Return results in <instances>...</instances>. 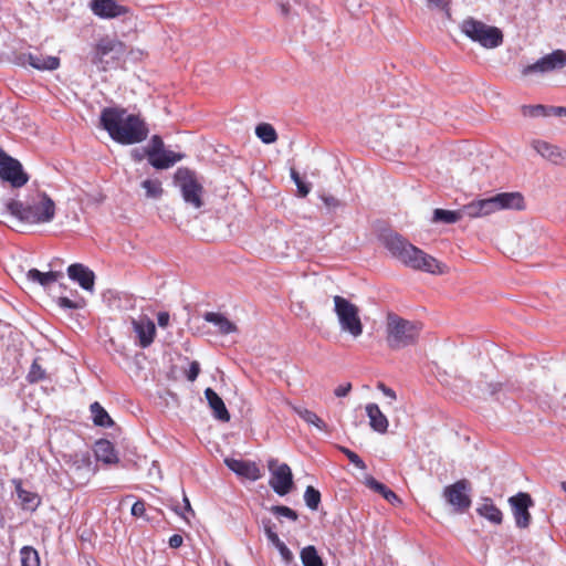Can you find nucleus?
Instances as JSON below:
<instances>
[{
    "label": "nucleus",
    "instance_id": "f257e3e1",
    "mask_svg": "<svg viewBox=\"0 0 566 566\" xmlns=\"http://www.w3.org/2000/svg\"><path fill=\"white\" fill-rule=\"evenodd\" d=\"M99 119L111 138L122 145L137 144L148 136L145 120L139 115L128 114L125 108L105 107Z\"/></svg>",
    "mask_w": 566,
    "mask_h": 566
},
{
    "label": "nucleus",
    "instance_id": "f03ea898",
    "mask_svg": "<svg viewBox=\"0 0 566 566\" xmlns=\"http://www.w3.org/2000/svg\"><path fill=\"white\" fill-rule=\"evenodd\" d=\"M382 242L391 255L408 268L430 274H444L448 272V266L444 263L411 244L397 232L384 234Z\"/></svg>",
    "mask_w": 566,
    "mask_h": 566
},
{
    "label": "nucleus",
    "instance_id": "7ed1b4c3",
    "mask_svg": "<svg viewBox=\"0 0 566 566\" xmlns=\"http://www.w3.org/2000/svg\"><path fill=\"white\" fill-rule=\"evenodd\" d=\"M6 208L11 216L29 224L48 223L55 217L54 201L40 191L25 201L10 200Z\"/></svg>",
    "mask_w": 566,
    "mask_h": 566
},
{
    "label": "nucleus",
    "instance_id": "20e7f679",
    "mask_svg": "<svg viewBox=\"0 0 566 566\" xmlns=\"http://www.w3.org/2000/svg\"><path fill=\"white\" fill-rule=\"evenodd\" d=\"M524 198L520 192H502L486 199L472 201L462 207V213L470 218L485 217L503 209L523 210Z\"/></svg>",
    "mask_w": 566,
    "mask_h": 566
},
{
    "label": "nucleus",
    "instance_id": "39448f33",
    "mask_svg": "<svg viewBox=\"0 0 566 566\" xmlns=\"http://www.w3.org/2000/svg\"><path fill=\"white\" fill-rule=\"evenodd\" d=\"M421 325L396 314L387 317V343L391 349H401L417 343Z\"/></svg>",
    "mask_w": 566,
    "mask_h": 566
},
{
    "label": "nucleus",
    "instance_id": "423d86ee",
    "mask_svg": "<svg viewBox=\"0 0 566 566\" xmlns=\"http://www.w3.org/2000/svg\"><path fill=\"white\" fill-rule=\"evenodd\" d=\"M460 30L470 40L485 49H494L503 43V33L499 28L488 25L472 17L461 22Z\"/></svg>",
    "mask_w": 566,
    "mask_h": 566
},
{
    "label": "nucleus",
    "instance_id": "0eeeda50",
    "mask_svg": "<svg viewBox=\"0 0 566 566\" xmlns=\"http://www.w3.org/2000/svg\"><path fill=\"white\" fill-rule=\"evenodd\" d=\"M126 54L123 42L113 39H102L96 44L92 63L101 71L116 67Z\"/></svg>",
    "mask_w": 566,
    "mask_h": 566
},
{
    "label": "nucleus",
    "instance_id": "6e6552de",
    "mask_svg": "<svg viewBox=\"0 0 566 566\" xmlns=\"http://www.w3.org/2000/svg\"><path fill=\"white\" fill-rule=\"evenodd\" d=\"M334 304L342 331L349 333L355 338L359 337L363 334V323L358 307L339 295L334 296Z\"/></svg>",
    "mask_w": 566,
    "mask_h": 566
},
{
    "label": "nucleus",
    "instance_id": "1a4fd4ad",
    "mask_svg": "<svg viewBox=\"0 0 566 566\" xmlns=\"http://www.w3.org/2000/svg\"><path fill=\"white\" fill-rule=\"evenodd\" d=\"M175 179L180 185L184 200L196 209L201 208L203 187L196 179L195 172L188 168H178Z\"/></svg>",
    "mask_w": 566,
    "mask_h": 566
},
{
    "label": "nucleus",
    "instance_id": "9d476101",
    "mask_svg": "<svg viewBox=\"0 0 566 566\" xmlns=\"http://www.w3.org/2000/svg\"><path fill=\"white\" fill-rule=\"evenodd\" d=\"M268 468L270 471L269 484L277 495H286L294 491L292 470L286 463L269 459Z\"/></svg>",
    "mask_w": 566,
    "mask_h": 566
},
{
    "label": "nucleus",
    "instance_id": "9b49d317",
    "mask_svg": "<svg viewBox=\"0 0 566 566\" xmlns=\"http://www.w3.org/2000/svg\"><path fill=\"white\" fill-rule=\"evenodd\" d=\"M0 179L9 182L13 188H20L24 186L29 176L24 172L21 163L8 155L0 147Z\"/></svg>",
    "mask_w": 566,
    "mask_h": 566
},
{
    "label": "nucleus",
    "instance_id": "f8f14e48",
    "mask_svg": "<svg viewBox=\"0 0 566 566\" xmlns=\"http://www.w3.org/2000/svg\"><path fill=\"white\" fill-rule=\"evenodd\" d=\"M565 66L566 52H564L563 50H555L552 53L541 57L535 63L524 67L522 74L528 75L532 73H546L554 70L563 69Z\"/></svg>",
    "mask_w": 566,
    "mask_h": 566
},
{
    "label": "nucleus",
    "instance_id": "ddd939ff",
    "mask_svg": "<svg viewBox=\"0 0 566 566\" xmlns=\"http://www.w3.org/2000/svg\"><path fill=\"white\" fill-rule=\"evenodd\" d=\"M90 8L102 19H114L129 12L127 7L118 4L115 0H91Z\"/></svg>",
    "mask_w": 566,
    "mask_h": 566
},
{
    "label": "nucleus",
    "instance_id": "4468645a",
    "mask_svg": "<svg viewBox=\"0 0 566 566\" xmlns=\"http://www.w3.org/2000/svg\"><path fill=\"white\" fill-rule=\"evenodd\" d=\"M133 331L136 333L138 345L147 348L154 342L156 335L155 323L147 316L132 318Z\"/></svg>",
    "mask_w": 566,
    "mask_h": 566
},
{
    "label": "nucleus",
    "instance_id": "2eb2a0df",
    "mask_svg": "<svg viewBox=\"0 0 566 566\" xmlns=\"http://www.w3.org/2000/svg\"><path fill=\"white\" fill-rule=\"evenodd\" d=\"M224 464L240 478H244L251 481H255L261 478L260 468L253 461L226 458Z\"/></svg>",
    "mask_w": 566,
    "mask_h": 566
},
{
    "label": "nucleus",
    "instance_id": "dca6fc26",
    "mask_svg": "<svg viewBox=\"0 0 566 566\" xmlns=\"http://www.w3.org/2000/svg\"><path fill=\"white\" fill-rule=\"evenodd\" d=\"M22 64H29L40 71H53L60 66V60L56 56L43 55L40 52L23 53L19 56Z\"/></svg>",
    "mask_w": 566,
    "mask_h": 566
},
{
    "label": "nucleus",
    "instance_id": "f3484780",
    "mask_svg": "<svg viewBox=\"0 0 566 566\" xmlns=\"http://www.w3.org/2000/svg\"><path fill=\"white\" fill-rule=\"evenodd\" d=\"M67 275L72 281L77 282L85 291H93L95 274L87 266L81 263L71 264L67 268Z\"/></svg>",
    "mask_w": 566,
    "mask_h": 566
},
{
    "label": "nucleus",
    "instance_id": "a211bd4d",
    "mask_svg": "<svg viewBox=\"0 0 566 566\" xmlns=\"http://www.w3.org/2000/svg\"><path fill=\"white\" fill-rule=\"evenodd\" d=\"M516 525L525 528L530 525L531 514L528 509L533 506L532 497H510Z\"/></svg>",
    "mask_w": 566,
    "mask_h": 566
},
{
    "label": "nucleus",
    "instance_id": "6ab92c4d",
    "mask_svg": "<svg viewBox=\"0 0 566 566\" xmlns=\"http://www.w3.org/2000/svg\"><path fill=\"white\" fill-rule=\"evenodd\" d=\"M533 148L545 159L554 165H562L566 161V151L544 140L533 142Z\"/></svg>",
    "mask_w": 566,
    "mask_h": 566
},
{
    "label": "nucleus",
    "instance_id": "aec40b11",
    "mask_svg": "<svg viewBox=\"0 0 566 566\" xmlns=\"http://www.w3.org/2000/svg\"><path fill=\"white\" fill-rule=\"evenodd\" d=\"M205 397L216 419L222 422L230 421V413L222 398L212 388L205 390Z\"/></svg>",
    "mask_w": 566,
    "mask_h": 566
},
{
    "label": "nucleus",
    "instance_id": "412c9836",
    "mask_svg": "<svg viewBox=\"0 0 566 566\" xmlns=\"http://www.w3.org/2000/svg\"><path fill=\"white\" fill-rule=\"evenodd\" d=\"M366 413L369 418V424L374 431L379 433L387 432L389 422L387 417L379 409L378 405L368 403L366 406Z\"/></svg>",
    "mask_w": 566,
    "mask_h": 566
},
{
    "label": "nucleus",
    "instance_id": "4be33fe9",
    "mask_svg": "<svg viewBox=\"0 0 566 566\" xmlns=\"http://www.w3.org/2000/svg\"><path fill=\"white\" fill-rule=\"evenodd\" d=\"M182 158V154L163 149L155 157H149L148 163L156 169H168Z\"/></svg>",
    "mask_w": 566,
    "mask_h": 566
},
{
    "label": "nucleus",
    "instance_id": "5701e85b",
    "mask_svg": "<svg viewBox=\"0 0 566 566\" xmlns=\"http://www.w3.org/2000/svg\"><path fill=\"white\" fill-rule=\"evenodd\" d=\"M94 452L96 459L106 464H113L118 462V457L115 451L113 443L108 440L101 439L95 443Z\"/></svg>",
    "mask_w": 566,
    "mask_h": 566
},
{
    "label": "nucleus",
    "instance_id": "b1692460",
    "mask_svg": "<svg viewBox=\"0 0 566 566\" xmlns=\"http://www.w3.org/2000/svg\"><path fill=\"white\" fill-rule=\"evenodd\" d=\"M203 318L213 324L220 334L227 335L237 331V326L221 313L207 312Z\"/></svg>",
    "mask_w": 566,
    "mask_h": 566
},
{
    "label": "nucleus",
    "instance_id": "393cba45",
    "mask_svg": "<svg viewBox=\"0 0 566 566\" xmlns=\"http://www.w3.org/2000/svg\"><path fill=\"white\" fill-rule=\"evenodd\" d=\"M62 276H63L62 272H57V271L41 272L38 269H31L27 273L28 280H30L32 282H36L43 287L50 286L52 283L56 282Z\"/></svg>",
    "mask_w": 566,
    "mask_h": 566
},
{
    "label": "nucleus",
    "instance_id": "a878e982",
    "mask_svg": "<svg viewBox=\"0 0 566 566\" xmlns=\"http://www.w3.org/2000/svg\"><path fill=\"white\" fill-rule=\"evenodd\" d=\"M471 505V497H444L443 512L454 515L465 512Z\"/></svg>",
    "mask_w": 566,
    "mask_h": 566
},
{
    "label": "nucleus",
    "instance_id": "bb28decb",
    "mask_svg": "<svg viewBox=\"0 0 566 566\" xmlns=\"http://www.w3.org/2000/svg\"><path fill=\"white\" fill-rule=\"evenodd\" d=\"M476 512L480 516L486 518L492 524H501L503 520L502 512L491 502L490 497L484 499V503L481 504Z\"/></svg>",
    "mask_w": 566,
    "mask_h": 566
},
{
    "label": "nucleus",
    "instance_id": "cd10ccee",
    "mask_svg": "<svg viewBox=\"0 0 566 566\" xmlns=\"http://www.w3.org/2000/svg\"><path fill=\"white\" fill-rule=\"evenodd\" d=\"M92 419L95 426L109 428L114 424V421L109 417L108 412L97 401L93 402L90 407Z\"/></svg>",
    "mask_w": 566,
    "mask_h": 566
},
{
    "label": "nucleus",
    "instance_id": "c85d7f7f",
    "mask_svg": "<svg viewBox=\"0 0 566 566\" xmlns=\"http://www.w3.org/2000/svg\"><path fill=\"white\" fill-rule=\"evenodd\" d=\"M292 409L298 417H301L308 424H313L318 430L322 431H325L327 429V424L315 412L297 406H293Z\"/></svg>",
    "mask_w": 566,
    "mask_h": 566
},
{
    "label": "nucleus",
    "instance_id": "c756f323",
    "mask_svg": "<svg viewBox=\"0 0 566 566\" xmlns=\"http://www.w3.org/2000/svg\"><path fill=\"white\" fill-rule=\"evenodd\" d=\"M463 216L462 209L459 211L436 209L433 211V221L451 224L458 222Z\"/></svg>",
    "mask_w": 566,
    "mask_h": 566
},
{
    "label": "nucleus",
    "instance_id": "7c9ffc66",
    "mask_svg": "<svg viewBox=\"0 0 566 566\" xmlns=\"http://www.w3.org/2000/svg\"><path fill=\"white\" fill-rule=\"evenodd\" d=\"M301 560L304 566H324V563L313 545L301 551Z\"/></svg>",
    "mask_w": 566,
    "mask_h": 566
},
{
    "label": "nucleus",
    "instance_id": "2f4dec72",
    "mask_svg": "<svg viewBox=\"0 0 566 566\" xmlns=\"http://www.w3.org/2000/svg\"><path fill=\"white\" fill-rule=\"evenodd\" d=\"M70 475L74 478L77 475L81 479H88L92 473L91 461L88 458L83 457L81 461H76L70 467Z\"/></svg>",
    "mask_w": 566,
    "mask_h": 566
},
{
    "label": "nucleus",
    "instance_id": "473e14b6",
    "mask_svg": "<svg viewBox=\"0 0 566 566\" xmlns=\"http://www.w3.org/2000/svg\"><path fill=\"white\" fill-rule=\"evenodd\" d=\"M255 135L264 144H273L277 139V134L271 124L262 123L255 127Z\"/></svg>",
    "mask_w": 566,
    "mask_h": 566
},
{
    "label": "nucleus",
    "instance_id": "72a5a7b5",
    "mask_svg": "<svg viewBox=\"0 0 566 566\" xmlns=\"http://www.w3.org/2000/svg\"><path fill=\"white\" fill-rule=\"evenodd\" d=\"M21 566H40L39 553L32 546H23L20 551Z\"/></svg>",
    "mask_w": 566,
    "mask_h": 566
},
{
    "label": "nucleus",
    "instance_id": "f704fd0d",
    "mask_svg": "<svg viewBox=\"0 0 566 566\" xmlns=\"http://www.w3.org/2000/svg\"><path fill=\"white\" fill-rule=\"evenodd\" d=\"M470 481L462 479L444 489L443 495H465L467 492H471Z\"/></svg>",
    "mask_w": 566,
    "mask_h": 566
},
{
    "label": "nucleus",
    "instance_id": "c9c22d12",
    "mask_svg": "<svg viewBox=\"0 0 566 566\" xmlns=\"http://www.w3.org/2000/svg\"><path fill=\"white\" fill-rule=\"evenodd\" d=\"M147 198L158 199L163 195V187L159 180L146 179L142 182Z\"/></svg>",
    "mask_w": 566,
    "mask_h": 566
},
{
    "label": "nucleus",
    "instance_id": "e433bc0d",
    "mask_svg": "<svg viewBox=\"0 0 566 566\" xmlns=\"http://www.w3.org/2000/svg\"><path fill=\"white\" fill-rule=\"evenodd\" d=\"M46 378L45 369L42 368V366L39 364V359H34L30 370L27 375V380L30 384H35L39 381H42Z\"/></svg>",
    "mask_w": 566,
    "mask_h": 566
},
{
    "label": "nucleus",
    "instance_id": "4c0bfd02",
    "mask_svg": "<svg viewBox=\"0 0 566 566\" xmlns=\"http://www.w3.org/2000/svg\"><path fill=\"white\" fill-rule=\"evenodd\" d=\"M365 484H366V486H368V489L370 491H373L375 493H379L380 495H396V493L394 491L388 489L385 484L378 482L373 476H367L365 480Z\"/></svg>",
    "mask_w": 566,
    "mask_h": 566
},
{
    "label": "nucleus",
    "instance_id": "58836bf2",
    "mask_svg": "<svg viewBox=\"0 0 566 566\" xmlns=\"http://www.w3.org/2000/svg\"><path fill=\"white\" fill-rule=\"evenodd\" d=\"M56 303L61 308L64 310H80L85 306V301L82 297L71 300L69 297L61 296L57 298Z\"/></svg>",
    "mask_w": 566,
    "mask_h": 566
},
{
    "label": "nucleus",
    "instance_id": "ea45409f",
    "mask_svg": "<svg viewBox=\"0 0 566 566\" xmlns=\"http://www.w3.org/2000/svg\"><path fill=\"white\" fill-rule=\"evenodd\" d=\"M163 149H165V147H164V142H163L161 137L158 135H154L149 142L148 147L145 148V154L147 156V159L149 157H155Z\"/></svg>",
    "mask_w": 566,
    "mask_h": 566
},
{
    "label": "nucleus",
    "instance_id": "a19ab883",
    "mask_svg": "<svg viewBox=\"0 0 566 566\" xmlns=\"http://www.w3.org/2000/svg\"><path fill=\"white\" fill-rule=\"evenodd\" d=\"M523 114L528 116H549V107L544 105L523 106Z\"/></svg>",
    "mask_w": 566,
    "mask_h": 566
},
{
    "label": "nucleus",
    "instance_id": "79ce46f5",
    "mask_svg": "<svg viewBox=\"0 0 566 566\" xmlns=\"http://www.w3.org/2000/svg\"><path fill=\"white\" fill-rule=\"evenodd\" d=\"M340 451L348 458L349 462L352 464H354L356 468L361 469V470L366 469L365 462L361 460V458L357 453H355L354 451H352L345 447H340Z\"/></svg>",
    "mask_w": 566,
    "mask_h": 566
},
{
    "label": "nucleus",
    "instance_id": "37998d69",
    "mask_svg": "<svg viewBox=\"0 0 566 566\" xmlns=\"http://www.w3.org/2000/svg\"><path fill=\"white\" fill-rule=\"evenodd\" d=\"M291 177H292L293 181L295 182L300 195L302 197L307 196V193L310 192V186L303 182V180L301 179L298 172L295 171L294 169H292L291 170Z\"/></svg>",
    "mask_w": 566,
    "mask_h": 566
},
{
    "label": "nucleus",
    "instance_id": "c03bdc74",
    "mask_svg": "<svg viewBox=\"0 0 566 566\" xmlns=\"http://www.w3.org/2000/svg\"><path fill=\"white\" fill-rule=\"evenodd\" d=\"M272 511L277 515V516H284V517H287L292 521H296L297 520V514L295 511L291 510L290 507L287 506H273L272 507Z\"/></svg>",
    "mask_w": 566,
    "mask_h": 566
},
{
    "label": "nucleus",
    "instance_id": "a18cd8bd",
    "mask_svg": "<svg viewBox=\"0 0 566 566\" xmlns=\"http://www.w3.org/2000/svg\"><path fill=\"white\" fill-rule=\"evenodd\" d=\"M430 9L449 10L450 0H426Z\"/></svg>",
    "mask_w": 566,
    "mask_h": 566
},
{
    "label": "nucleus",
    "instance_id": "49530a36",
    "mask_svg": "<svg viewBox=\"0 0 566 566\" xmlns=\"http://www.w3.org/2000/svg\"><path fill=\"white\" fill-rule=\"evenodd\" d=\"M200 366L198 361H192L190 364L189 370L187 373V378L189 381H195L199 375Z\"/></svg>",
    "mask_w": 566,
    "mask_h": 566
},
{
    "label": "nucleus",
    "instance_id": "de8ad7c7",
    "mask_svg": "<svg viewBox=\"0 0 566 566\" xmlns=\"http://www.w3.org/2000/svg\"><path fill=\"white\" fill-rule=\"evenodd\" d=\"M377 389H379L386 397H388L391 401H395L397 399V395L395 390L387 387L384 382L379 381L377 384Z\"/></svg>",
    "mask_w": 566,
    "mask_h": 566
},
{
    "label": "nucleus",
    "instance_id": "09e8293b",
    "mask_svg": "<svg viewBox=\"0 0 566 566\" xmlns=\"http://www.w3.org/2000/svg\"><path fill=\"white\" fill-rule=\"evenodd\" d=\"M146 505L144 501H137L132 506V514L136 517H140L145 514Z\"/></svg>",
    "mask_w": 566,
    "mask_h": 566
},
{
    "label": "nucleus",
    "instance_id": "8fccbe9b",
    "mask_svg": "<svg viewBox=\"0 0 566 566\" xmlns=\"http://www.w3.org/2000/svg\"><path fill=\"white\" fill-rule=\"evenodd\" d=\"M345 6L352 14H358L361 3L359 0H345Z\"/></svg>",
    "mask_w": 566,
    "mask_h": 566
},
{
    "label": "nucleus",
    "instance_id": "3c124183",
    "mask_svg": "<svg viewBox=\"0 0 566 566\" xmlns=\"http://www.w3.org/2000/svg\"><path fill=\"white\" fill-rule=\"evenodd\" d=\"M279 551H280V554L282 556V558L286 562V563H290L292 562L293 559V554L292 552L287 548V546L284 544V543H280V545L277 546Z\"/></svg>",
    "mask_w": 566,
    "mask_h": 566
},
{
    "label": "nucleus",
    "instance_id": "603ef678",
    "mask_svg": "<svg viewBox=\"0 0 566 566\" xmlns=\"http://www.w3.org/2000/svg\"><path fill=\"white\" fill-rule=\"evenodd\" d=\"M350 389H352V385L349 382H347L345 385H339L338 387H336L334 394L337 397H345L349 394Z\"/></svg>",
    "mask_w": 566,
    "mask_h": 566
},
{
    "label": "nucleus",
    "instance_id": "864d4df0",
    "mask_svg": "<svg viewBox=\"0 0 566 566\" xmlns=\"http://www.w3.org/2000/svg\"><path fill=\"white\" fill-rule=\"evenodd\" d=\"M322 200L324 201L326 207L333 208V209L339 207V205H340L339 200L333 196H323Z\"/></svg>",
    "mask_w": 566,
    "mask_h": 566
},
{
    "label": "nucleus",
    "instance_id": "5fc2aeb1",
    "mask_svg": "<svg viewBox=\"0 0 566 566\" xmlns=\"http://www.w3.org/2000/svg\"><path fill=\"white\" fill-rule=\"evenodd\" d=\"M184 543V538L181 535L179 534H174L172 536L169 537V546L171 548H179Z\"/></svg>",
    "mask_w": 566,
    "mask_h": 566
},
{
    "label": "nucleus",
    "instance_id": "6e6d98bb",
    "mask_svg": "<svg viewBox=\"0 0 566 566\" xmlns=\"http://www.w3.org/2000/svg\"><path fill=\"white\" fill-rule=\"evenodd\" d=\"M169 313L167 312H159L157 315V322L160 327H167L169 324Z\"/></svg>",
    "mask_w": 566,
    "mask_h": 566
},
{
    "label": "nucleus",
    "instance_id": "4d7b16f0",
    "mask_svg": "<svg viewBox=\"0 0 566 566\" xmlns=\"http://www.w3.org/2000/svg\"><path fill=\"white\" fill-rule=\"evenodd\" d=\"M266 536L269 538L270 542H272L276 547L280 545V543H283L279 535L273 532L271 528H266Z\"/></svg>",
    "mask_w": 566,
    "mask_h": 566
},
{
    "label": "nucleus",
    "instance_id": "13d9d810",
    "mask_svg": "<svg viewBox=\"0 0 566 566\" xmlns=\"http://www.w3.org/2000/svg\"><path fill=\"white\" fill-rule=\"evenodd\" d=\"M566 116V107L563 106H551L549 107V116Z\"/></svg>",
    "mask_w": 566,
    "mask_h": 566
},
{
    "label": "nucleus",
    "instance_id": "bf43d9fd",
    "mask_svg": "<svg viewBox=\"0 0 566 566\" xmlns=\"http://www.w3.org/2000/svg\"><path fill=\"white\" fill-rule=\"evenodd\" d=\"M305 500H306V505L311 510H317L318 509V505H319V502H321V497H305Z\"/></svg>",
    "mask_w": 566,
    "mask_h": 566
},
{
    "label": "nucleus",
    "instance_id": "052dcab7",
    "mask_svg": "<svg viewBox=\"0 0 566 566\" xmlns=\"http://www.w3.org/2000/svg\"><path fill=\"white\" fill-rule=\"evenodd\" d=\"M486 386H488V390L491 395H495L496 392H499L502 389L501 382H488Z\"/></svg>",
    "mask_w": 566,
    "mask_h": 566
},
{
    "label": "nucleus",
    "instance_id": "680f3d73",
    "mask_svg": "<svg viewBox=\"0 0 566 566\" xmlns=\"http://www.w3.org/2000/svg\"><path fill=\"white\" fill-rule=\"evenodd\" d=\"M132 157H133V159H134V160H136V161H142V160H143L145 157H147V156H146V154H145V149H144L143 151H140L139 149H134V150L132 151Z\"/></svg>",
    "mask_w": 566,
    "mask_h": 566
},
{
    "label": "nucleus",
    "instance_id": "e2e57ef3",
    "mask_svg": "<svg viewBox=\"0 0 566 566\" xmlns=\"http://www.w3.org/2000/svg\"><path fill=\"white\" fill-rule=\"evenodd\" d=\"M304 495H321V493L313 485H307Z\"/></svg>",
    "mask_w": 566,
    "mask_h": 566
},
{
    "label": "nucleus",
    "instance_id": "0e129e2a",
    "mask_svg": "<svg viewBox=\"0 0 566 566\" xmlns=\"http://www.w3.org/2000/svg\"><path fill=\"white\" fill-rule=\"evenodd\" d=\"M182 502L185 503V507H186L187 512L190 513L193 516L195 514H193V511L190 507L189 499L187 496H184L182 497Z\"/></svg>",
    "mask_w": 566,
    "mask_h": 566
},
{
    "label": "nucleus",
    "instance_id": "69168bd1",
    "mask_svg": "<svg viewBox=\"0 0 566 566\" xmlns=\"http://www.w3.org/2000/svg\"><path fill=\"white\" fill-rule=\"evenodd\" d=\"M386 499L389 500L391 505H394V506H399L402 503L401 497H386Z\"/></svg>",
    "mask_w": 566,
    "mask_h": 566
},
{
    "label": "nucleus",
    "instance_id": "338daca9",
    "mask_svg": "<svg viewBox=\"0 0 566 566\" xmlns=\"http://www.w3.org/2000/svg\"><path fill=\"white\" fill-rule=\"evenodd\" d=\"M281 12H282L283 15H287L289 12H290V6L285 4V3H282L281 4Z\"/></svg>",
    "mask_w": 566,
    "mask_h": 566
},
{
    "label": "nucleus",
    "instance_id": "774afa93",
    "mask_svg": "<svg viewBox=\"0 0 566 566\" xmlns=\"http://www.w3.org/2000/svg\"><path fill=\"white\" fill-rule=\"evenodd\" d=\"M34 497H29V496H25L23 497V507H27L28 503H30Z\"/></svg>",
    "mask_w": 566,
    "mask_h": 566
}]
</instances>
